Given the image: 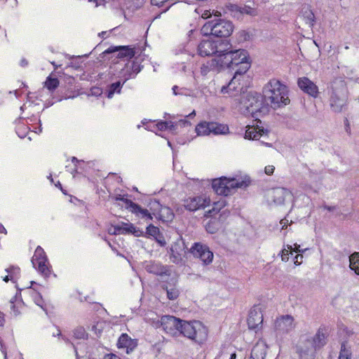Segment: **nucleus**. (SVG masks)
Masks as SVG:
<instances>
[{"mask_svg":"<svg viewBox=\"0 0 359 359\" xmlns=\"http://www.w3.org/2000/svg\"><path fill=\"white\" fill-rule=\"evenodd\" d=\"M215 41L203 40L198 46V55L202 57L216 55Z\"/></svg>","mask_w":359,"mask_h":359,"instance_id":"18","label":"nucleus"},{"mask_svg":"<svg viewBox=\"0 0 359 359\" xmlns=\"http://www.w3.org/2000/svg\"><path fill=\"white\" fill-rule=\"evenodd\" d=\"M303 255H297L294 257V262L296 265H299L302 262Z\"/></svg>","mask_w":359,"mask_h":359,"instance_id":"60","label":"nucleus"},{"mask_svg":"<svg viewBox=\"0 0 359 359\" xmlns=\"http://www.w3.org/2000/svg\"><path fill=\"white\" fill-rule=\"evenodd\" d=\"M264 101L273 109L284 107L290 103L288 88L279 80L271 79L263 89Z\"/></svg>","mask_w":359,"mask_h":359,"instance_id":"1","label":"nucleus"},{"mask_svg":"<svg viewBox=\"0 0 359 359\" xmlns=\"http://www.w3.org/2000/svg\"><path fill=\"white\" fill-rule=\"evenodd\" d=\"M233 30L231 22L224 19H213L206 22L201 28L203 35H212L218 38L229 37Z\"/></svg>","mask_w":359,"mask_h":359,"instance_id":"6","label":"nucleus"},{"mask_svg":"<svg viewBox=\"0 0 359 359\" xmlns=\"http://www.w3.org/2000/svg\"><path fill=\"white\" fill-rule=\"evenodd\" d=\"M168 124H170V123H168V121H160L158 122L157 124H156V126H157V128L159 130H168Z\"/></svg>","mask_w":359,"mask_h":359,"instance_id":"50","label":"nucleus"},{"mask_svg":"<svg viewBox=\"0 0 359 359\" xmlns=\"http://www.w3.org/2000/svg\"><path fill=\"white\" fill-rule=\"evenodd\" d=\"M178 128L182 127H187L191 126L190 121L186 119H180L176 121Z\"/></svg>","mask_w":359,"mask_h":359,"instance_id":"52","label":"nucleus"},{"mask_svg":"<svg viewBox=\"0 0 359 359\" xmlns=\"http://www.w3.org/2000/svg\"><path fill=\"white\" fill-rule=\"evenodd\" d=\"M266 353L264 351H262L259 353L258 346H255L251 352V355L249 359H265Z\"/></svg>","mask_w":359,"mask_h":359,"instance_id":"44","label":"nucleus"},{"mask_svg":"<svg viewBox=\"0 0 359 359\" xmlns=\"http://www.w3.org/2000/svg\"><path fill=\"white\" fill-rule=\"evenodd\" d=\"M20 268L18 266H11L6 269V271L10 274L11 280L14 282V279L17 278L18 275L20 274Z\"/></svg>","mask_w":359,"mask_h":359,"instance_id":"46","label":"nucleus"},{"mask_svg":"<svg viewBox=\"0 0 359 359\" xmlns=\"http://www.w3.org/2000/svg\"><path fill=\"white\" fill-rule=\"evenodd\" d=\"M116 201H121L126 204V208L129 210V205L126 202V201H130V199L125 198L123 196L118 195L116 197Z\"/></svg>","mask_w":359,"mask_h":359,"instance_id":"58","label":"nucleus"},{"mask_svg":"<svg viewBox=\"0 0 359 359\" xmlns=\"http://www.w3.org/2000/svg\"><path fill=\"white\" fill-rule=\"evenodd\" d=\"M229 215V212L227 210H222L219 217V219L221 221H224Z\"/></svg>","mask_w":359,"mask_h":359,"instance_id":"57","label":"nucleus"},{"mask_svg":"<svg viewBox=\"0 0 359 359\" xmlns=\"http://www.w3.org/2000/svg\"><path fill=\"white\" fill-rule=\"evenodd\" d=\"M135 76V73L132 71L130 64L128 62L125 63L124 67L120 72L119 78L122 79L123 82H126L128 79L134 78Z\"/></svg>","mask_w":359,"mask_h":359,"instance_id":"33","label":"nucleus"},{"mask_svg":"<svg viewBox=\"0 0 359 359\" xmlns=\"http://www.w3.org/2000/svg\"><path fill=\"white\" fill-rule=\"evenodd\" d=\"M108 54H114L115 58L112 62L114 64H117L118 59L123 62H128L130 59L134 57L135 55V48H132L130 46H110L102 53L104 56Z\"/></svg>","mask_w":359,"mask_h":359,"instance_id":"7","label":"nucleus"},{"mask_svg":"<svg viewBox=\"0 0 359 359\" xmlns=\"http://www.w3.org/2000/svg\"><path fill=\"white\" fill-rule=\"evenodd\" d=\"M211 71H219L222 68L221 66L220 60L219 57L212 59L207 62Z\"/></svg>","mask_w":359,"mask_h":359,"instance_id":"42","label":"nucleus"},{"mask_svg":"<svg viewBox=\"0 0 359 359\" xmlns=\"http://www.w3.org/2000/svg\"><path fill=\"white\" fill-rule=\"evenodd\" d=\"M74 336L76 339H84L87 337L88 334L83 327H78L74 330Z\"/></svg>","mask_w":359,"mask_h":359,"instance_id":"45","label":"nucleus"},{"mask_svg":"<svg viewBox=\"0 0 359 359\" xmlns=\"http://www.w3.org/2000/svg\"><path fill=\"white\" fill-rule=\"evenodd\" d=\"M211 69L209 67V65L206 63L203 64V65L201 67V73L202 75L205 76L207 75Z\"/></svg>","mask_w":359,"mask_h":359,"instance_id":"53","label":"nucleus"},{"mask_svg":"<svg viewBox=\"0 0 359 359\" xmlns=\"http://www.w3.org/2000/svg\"><path fill=\"white\" fill-rule=\"evenodd\" d=\"M168 123H170V124H168L169 126L168 129L173 133H175L178 129L176 121H168Z\"/></svg>","mask_w":359,"mask_h":359,"instance_id":"55","label":"nucleus"},{"mask_svg":"<svg viewBox=\"0 0 359 359\" xmlns=\"http://www.w3.org/2000/svg\"><path fill=\"white\" fill-rule=\"evenodd\" d=\"M264 100V95L255 91L243 93L235 99V101L240 104L241 109L245 108L246 113L251 114L256 119L267 109Z\"/></svg>","mask_w":359,"mask_h":359,"instance_id":"3","label":"nucleus"},{"mask_svg":"<svg viewBox=\"0 0 359 359\" xmlns=\"http://www.w3.org/2000/svg\"><path fill=\"white\" fill-rule=\"evenodd\" d=\"M125 83L126 82H123V80L121 79L118 81L111 83L108 86L107 97L108 98H112L115 93H120L121 88Z\"/></svg>","mask_w":359,"mask_h":359,"instance_id":"30","label":"nucleus"},{"mask_svg":"<svg viewBox=\"0 0 359 359\" xmlns=\"http://www.w3.org/2000/svg\"><path fill=\"white\" fill-rule=\"evenodd\" d=\"M103 359H121V358L115 354L110 353V354H106L104 356Z\"/></svg>","mask_w":359,"mask_h":359,"instance_id":"62","label":"nucleus"},{"mask_svg":"<svg viewBox=\"0 0 359 359\" xmlns=\"http://www.w3.org/2000/svg\"><path fill=\"white\" fill-rule=\"evenodd\" d=\"M191 252L194 257L199 258L204 265H208L212 262L213 253L205 245L196 243L191 247Z\"/></svg>","mask_w":359,"mask_h":359,"instance_id":"11","label":"nucleus"},{"mask_svg":"<svg viewBox=\"0 0 359 359\" xmlns=\"http://www.w3.org/2000/svg\"><path fill=\"white\" fill-rule=\"evenodd\" d=\"M263 322V314L262 313L261 309L258 306H253L248 315V325L250 330H255L258 328L259 325H262Z\"/></svg>","mask_w":359,"mask_h":359,"instance_id":"14","label":"nucleus"},{"mask_svg":"<svg viewBox=\"0 0 359 359\" xmlns=\"http://www.w3.org/2000/svg\"><path fill=\"white\" fill-rule=\"evenodd\" d=\"M144 233L149 236H153L157 240V236L160 234V231L158 227L154 226L153 224H149L147 227V231Z\"/></svg>","mask_w":359,"mask_h":359,"instance_id":"43","label":"nucleus"},{"mask_svg":"<svg viewBox=\"0 0 359 359\" xmlns=\"http://www.w3.org/2000/svg\"><path fill=\"white\" fill-rule=\"evenodd\" d=\"M161 323L166 333L174 337L178 336L182 319L172 316H164L161 318Z\"/></svg>","mask_w":359,"mask_h":359,"instance_id":"9","label":"nucleus"},{"mask_svg":"<svg viewBox=\"0 0 359 359\" xmlns=\"http://www.w3.org/2000/svg\"><path fill=\"white\" fill-rule=\"evenodd\" d=\"M33 266L37 269L38 271L45 277H47L50 273V266L48 265V259L39 260L36 263H32Z\"/></svg>","mask_w":359,"mask_h":359,"instance_id":"28","label":"nucleus"},{"mask_svg":"<svg viewBox=\"0 0 359 359\" xmlns=\"http://www.w3.org/2000/svg\"><path fill=\"white\" fill-rule=\"evenodd\" d=\"M177 279L171 278L161 285L162 289L166 291L167 297L170 300H175L180 294V290L177 287Z\"/></svg>","mask_w":359,"mask_h":359,"instance_id":"16","label":"nucleus"},{"mask_svg":"<svg viewBox=\"0 0 359 359\" xmlns=\"http://www.w3.org/2000/svg\"><path fill=\"white\" fill-rule=\"evenodd\" d=\"M233 70L239 76L245 74L250 68L249 54L245 49L233 50Z\"/></svg>","mask_w":359,"mask_h":359,"instance_id":"8","label":"nucleus"},{"mask_svg":"<svg viewBox=\"0 0 359 359\" xmlns=\"http://www.w3.org/2000/svg\"><path fill=\"white\" fill-rule=\"evenodd\" d=\"M34 301L38 306H40L41 308H43L42 305H41L42 297L39 293L36 294V297H34Z\"/></svg>","mask_w":359,"mask_h":359,"instance_id":"59","label":"nucleus"},{"mask_svg":"<svg viewBox=\"0 0 359 359\" xmlns=\"http://www.w3.org/2000/svg\"><path fill=\"white\" fill-rule=\"evenodd\" d=\"M226 177L215 179L212 182L213 190L219 195L226 196V187L225 188Z\"/></svg>","mask_w":359,"mask_h":359,"instance_id":"26","label":"nucleus"},{"mask_svg":"<svg viewBox=\"0 0 359 359\" xmlns=\"http://www.w3.org/2000/svg\"><path fill=\"white\" fill-rule=\"evenodd\" d=\"M302 17L310 27L314 25L315 15L309 5H304L301 11Z\"/></svg>","mask_w":359,"mask_h":359,"instance_id":"24","label":"nucleus"},{"mask_svg":"<svg viewBox=\"0 0 359 359\" xmlns=\"http://www.w3.org/2000/svg\"><path fill=\"white\" fill-rule=\"evenodd\" d=\"M274 169H275V168L273 165L266 166L265 167V172L266 175H270L273 174Z\"/></svg>","mask_w":359,"mask_h":359,"instance_id":"61","label":"nucleus"},{"mask_svg":"<svg viewBox=\"0 0 359 359\" xmlns=\"http://www.w3.org/2000/svg\"><path fill=\"white\" fill-rule=\"evenodd\" d=\"M349 267L359 276V252H355L349 256Z\"/></svg>","mask_w":359,"mask_h":359,"instance_id":"32","label":"nucleus"},{"mask_svg":"<svg viewBox=\"0 0 359 359\" xmlns=\"http://www.w3.org/2000/svg\"><path fill=\"white\" fill-rule=\"evenodd\" d=\"M144 269L149 273L163 277L170 276L171 271L169 266L163 265L155 261H147L144 263Z\"/></svg>","mask_w":359,"mask_h":359,"instance_id":"12","label":"nucleus"},{"mask_svg":"<svg viewBox=\"0 0 359 359\" xmlns=\"http://www.w3.org/2000/svg\"><path fill=\"white\" fill-rule=\"evenodd\" d=\"M15 297L12 298L10 301L11 309L13 311L14 316H17L20 314V311L16 309L15 305L14 304Z\"/></svg>","mask_w":359,"mask_h":359,"instance_id":"54","label":"nucleus"},{"mask_svg":"<svg viewBox=\"0 0 359 359\" xmlns=\"http://www.w3.org/2000/svg\"><path fill=\"white\" fill-rule=\"evenodd\" d=\"M330 106L332 111L339 113L346 106L347 88L346 83L341 79H335L331 83Z\"/></svg>","mask_w":359,"mask_h":359,"instance_id":"4","label":"nucleus"},{"mask_svg":"<svg viewBox=\"0 0 359 359\" xmlns=\"http://www.w3.org/2000/svg\"><path fill=\"white\" fill-rule=\"evenodd\" d=\"M264 132L263 130H257L255 127L248 126L245 133V138L248 140H257L262 135V133Z\"/></svg>","mask_w":359,"mask_h":359,"instance_id":"35","label":"nucleus"},{"mask_svg":"<svg viewBox=\"0 0 359 359\" xmlns=\"http://www.w3.org/2000/svg\"><path fill=\"white\" fill-rule=\"evenodd\" d=\"M170 0H151V4L153 6H156L159 8L163 7L165 6V4L169 1Z\"/></svg>","mask_w":359,"mask_h":359,"instance_id":"51","label":"nucleus"},{"mask_svg":"<svg viewBox=\"0 0 359 359\" xmlns=\"http://www.w3.org/2000/svg\"><path fill=\"white\" fill-rule=\"evenodd\" d=\"M328 328L321 325L314 337L306 339L297 348L299 359H315L316 353L327 344Z\"/></svg>","mask_w":359,"mask_h":359,"instance_id":"2","label":"nucleus"},{"mask_svg":"<svg viewBox=\"0 0 359 359\" xmlns=\"http://www.w3.org/2000/svg\"><path fill=\"white\" fill-rule=\"evenodd\" d=\"M27 65H28V61L26 59L23 58L20 60V65L22 67H26V66H27Z\"/></svg>","mask_w":359,"mask_h":359,"instance_id":"64","label":"nucleus"},{"mask_svg":"<svg viewBox=\"0 0 359 359\" xmlns=\"http://www.w3.org/2000/svg\"><path fill=\"white\" fill-rule=\"evenodd\" d=\"M205 201L201 196L189 198L184 201V206L189 211H196L205 207Z\"/></svg>","mask_w":359,"mask_h":359,"instance_id":"22","label":"nucleus"},{"mask_svg":"<svg viewBox=\"0 0 359 359\" xmlns=\"http://www.w3.org/2000/svg\"><path fill=\"white\" fill-rule=\"evenodd\" d=\"M148 207L149 208L150 211L151 212V215L157 217V215L160 212L163 205L159 203L158 201L154 199L151 200L148 204Z\"/></svg>","mask_w":359,"mask_h":359,"instance_id":"38","label":"nucleus"},{"mask_svg":"<svg viewBox=\"0 0 359 359\" xmlns=\"http://www.w3.org/2000/svg\"><path fill=\"white\" fill-rule=\"evenodd\" d=\"M229 131L226 125L218 123L216 122H210V133L214 135H223Z\"/></svg>","mask_w":359,"mask_h":359,"instance_id":"31","label":"nucleus"},{"mask_svg":"<svg viewBox=\"0 0 359 359\" xmlns=\"http://www.w3.org/2000/svg\"><path fill=\"white\" fill-rule=\"evenodd\" d=\"M197 135H208L210 134V122L199 123L195 128Z\"/></svg>","mask_w":359,"mask_h":359,"instance_id":"34","label":"nucleus"},{"mask_svg":"<svg viewBox=\"0 0 359 359\" xmlns=\"http://www.w3.org/2000/svg\"><path fill=\"white\" fill-rule=\"evenodd\" d=\"M175 95H188L187 89L184 88H180L177 86H174L172 88Z\"/></svg>","mask_w":359,"mask_h":359,"instance_id":"48","label":"nucleus"},{"mask_svg":"<svg viewBox=\"0 0 359 359\" xmlns=\"http://www.w3.org/2000/svg\"><path fill=\"white\" fill-rule=\"evenodd\" d=\"M236 11L241 14H246L250 16H255L257 15V11L255 8L250 5H244L242 6H236Z\"/></svg>","mask_w":359,"mask_h":359,"instance_id":"37","label":"nucleus"},{"mask_svg":"<svg viewBox=\"0 0 359 359\" xmlns=\"http://www.w3.org/2000/svg\"><path fill=\"white\" fill-rule=\"evenodd\" d=\"M45 259H48L43 249L41 246H37L32 257V263H36V261Z\"/></svg>","mask_w":359,"mask_h":359,"instance_id":"39","label":"nucleus"},{"mask_svg":"<svg viewBox=\"0 0 359 359\" xmlns=\"http://www.w3.org/2000/svg\"><path fill=\"white\" fill-rule=\"evenodd\" d=\"M182 335L196 343L202 344L207 339V328L198 320H182L178 336Z\"/></svg>","mask_w":359,"mask_h":359,"instance_id":"5","label":"nucleus"},{"mask_svg":"<svg viewBox=\"0 0 359 359\" xmlns=\"http://www.w3.org/2000/svg\"><path fill=\"white\" fill-rule=\"evenodd\" d=\"M112 233H131L137 237L144 236V232L143 231L135 227L131 223L123 224L122 226H114V231Z\"/></svg>","mask_w":359,"mask_h":359,"instance_id":"19","label":"nucleus"},{"mask_svg":"<svg viewBox=\"0 0 359 359\" xmlns=\"http://www.w3.org/2000/svg\"><path fill=\"white\" fill-rule=\"evenodd\" d=\"M215 44L216 45L215 53L217 57L220 56L223 53L231 50V44L227 39L215 41Z\"/></svg>","mask_w":359,"mask_h":359,"instance_id":"25","label":"nucleus"},{"mask_svg":"<svg viewBox=\"0 0 359 359\" xmlns=\"http://www.w3.org/2000/svg\"><path fill=\"white\" fill-rule=\"evenodd\" d=\"M291 197V191L283 187L273 188L267 193L268 201L276 205L284 204L285 199Z\"/></svg>","mask_w":359,"mask_h":359,"instance_id":"10","label":"nucleus"},{"mask_svg":"<svg viewBox=\"0 0 359 359\" xmlns=\"http://www.w3.org/2000/svg\"><path fill=\"white\" fill-rule=\"evenodd\" d=\"M225 188L226 187V196L231 194L233 189L236 188H242L248 186L247 183L243 180H238L236 178H227L225 180Z\"/></svg>","mask_w":359,"mask_h":359,"instance_id":"23","label":"nucleus"},{"mask_svg":"<svg viewBox=\"0 0 359 359\" xmlns=\"http://www.w3.org/2000/svg\"><path fill=\"white\" fill-rule=\"evenodd\" d=\"M233 50H230L225 53L222 54L218 57L220 60L221 66L222 68H227L233 69Z\"/></svg>","mask_w":359,"mask_h":359,"instance_id":"29","label":"nucleus"},{"mask_svg":"<svg viewBox=\"0 0 359 359\" xmlns=\"http://www.w3.org/2000/svg\"><path fill=\"white\" fill-rule=\"evenodd\" d=\"M170 259H172V260L174 263H178L179 260L181 259L180 257V255L179 254L175 255L174 252V250L172 248H171Z\"/></svg>","mask_w":359,"mask_h":359,"instance_id":"56","label":"nucleus"},{"mask_svg":"<svg viewBox=\"0 0 359 359\" xmlns=\"http://www.w3.org/2000/svg\"><path fill=\"white\" fill-rule=\"evenodd\" d=\"M137 60V58H135L133 61L128 62L130 64L131 69L133 71V73H135V76L142 70V66L140 65Z\"/></svg>","mask_w":359,"mask_h":359,"instance_id":"47","label":"nucleus"},{"mask_svg":"<svg viewBox=\"0 0 359 359\" xmlns=\"http://www.w3.org/2000/svg\"><path fill=\"white\" fill-rule=\"evenodd\" d=\"M156 217L163 222H169L172 221L174 213L169 207L163 206Z\"/></svg>","mask_w":359,"mask_h":359,"instance_id":"27","label":"nucleus"},{"mask_svg":"<svg viewBox=\"0 0 359 359\" xmlns=\"http://www.w3.org/2000/svg\"><path fill=\"white\" fill-rule=\"evenodd\" d=\"M298 86L299 88L308 95L316 97L318 95V86L307 77H302L298 79Z\"/></svg>","mask_w":359,"mask_h":359,"instance_id":"15","label":"nucleus"},{"mask_svg":"<svg viewBox=\"0 0 359 359\" xmlns=\"http://www.w3.org/2000/svg\"><path fill=\"white\" fill-rule=\"evenodd\" d=\"M59 80L57 78L53 77L52 75H49L44 82V86L50 91H54L59 86Z\"/></svg>","mask_w":359,"mask_h":359,"instance_id":"36","label":"nucleus"},{"mask_svg":"<svg viewBox=\"0 0 359 359\" xmlns=\"http://www.w3.org/2000/svg\"><path fill=\"white\" fill-rule=\"evenodd\" d=\"M293 322L294 318L292 316H282L276 320L275 330L280 334L289 332L294 327Z\"/></svg>","mask_w":359,"mask_h":359,"instance_id":"13","label":"nucleus"},{"mask_svg":"<svg viewBox=\"0 0 359 359\" xmlns=\"http://www.w3.org/2000/svg\"><path fill=\"white\" fill-rule=\"evenodd\" d=\"M118 348H126L127 353L133 351L137 346L136 339H131L127 334H122L117 342Z\"/></svg>","mask_w":359,"mask_h":359,"instance_id":"20","label":"nucleus"},{"mask_svg":"<svg viewBox=\"0 0 359 359\" xmlns=\"http://www.w3.org/2000/svg\"><path fill=\"white\" fill-rule=\"evenodd\" d=\"M219 229L218 222L216 219H211L205 225L206 231L210 233H215Z\"/></svg>","mask_w":359,"mask_h":359,"instance_id":"40","label":"nucleus"},{"mask_svg":"<svg viewBox=\"0 0 359 359\" xmlns=\"http://www.w3.org/2000/svg\"><path fill=\"white\" fill-rule=\"evenodd\" d=\"M238 76H239V74H236L235 73L233 77L229 82V83L226 86H222L221 89L222 93H228L230 96L232 97L236 96L237 93L240 92L243 88L241 86L239 80L237 79Z\"/></svg>","mask_w":359,"mask_h":359,"instance_id":"17","label":"nucleus"},{"mask_svg":"<svg viewBox=\"0 0 359 359\" xmlns=\"http://www.w3.org/2000/svg\"><path fill=\"white\" fill-rule=\"evenodd\" d=\"M294 250L295 252H304V250H301V249H300V245H298L297 243H295V244L294 245Z\"/></svg>","mask_w":359,"mask_h":359,"instance_id":"63","label":"nucleus"},{"mask_svg":"<svg viewBox=\"0 0 359 359\" xmlns=\"http://www.w3.org/2000/svg\"><path fill=\"white\" fill-rule=\"evenodd\" d=\"M338 359H351V352L347 348L345 342L341 344V349Z\"/></svg>","mask_w":359,"mask_h":359,"instance_id":"41","label":"nucleus"},{"mask_svg":"<svg viewBox=\"0 0 359 359\" xmlns=\"http://www.w3.org/2000/svg\"><path fill=\"white\" fill-rule=\"evenodd\" d=\"M129 205V211L142 219H152L153 217L147 209L142 208L140 205L132 201H126Z\"/></svg>","mask_w":359,"mask_h":359,"instance_id":"21","label":"nucleus"},{"mask_svg":"<svg viewBox=\"0 0 359 359\" xmlns=\"http://www.w3.org/2000/svg\"><path fill=\"white\" fill-rule=\"evenodd\" d=\"M287 249H283L280 252L281 259H282V261H283V262H287L288 261V259H289V250H292V245H287Z\"/></svg>","mask_w":359,"mask_h":359,"instance_id":"49","label":"nucleus"}]
</instances>
